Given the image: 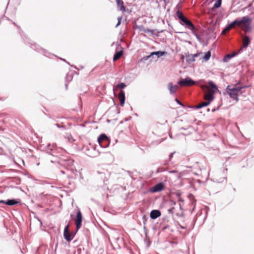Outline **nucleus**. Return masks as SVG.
Wrapping results in <instances>:
<instances>
[{
  "label": "nucleus",
  "instance_id": "nucleus-20",
  "mask_svg": "<svg viewBox=\"0 0 254 254\" xmlns=\"http://www.w3.org/2000/svg\"><path fill=\"white\" fill-rule=\"evenodd\" d=\"M176 15L179 18V19H180L181 21L185 17L183 13L179 10H178L176 12Z\"/></svg>",
  "mask_w": 254,
  "mask_h": 254
},
{
  "label": "nucleus",
  "instance_id": "nucleus-4",
  "mask_svg": "<svg viewBox=\"0 0 254 254\" xmlns=\"http://www.w3.org/2000/svg\"><path fill=\"white\" fill-rule=\"evenodd\" d=\"M178 84L182 87H189L195 84V82L190 78L187 77L179 81Z\"/></svg>",
  "mask_w": 254,
  "mask_h": 254
},
{
  "label": "nucleus",
  "instance_id": "nucleus-5",
  "mask_svg": "<svg viewBox=\"0 0 254 254\" xmlns=\"http://www.w3.org/2000/svg\"><path fill=\"white\" fill-rule=\"evenodd\" d=\"M82 220V216L80 211H78L76 214V218L75 219V224L77 230H78L81 226Z\"/></svg>",
  "mask_w": 254,
  "mask_h": 254
},
{
  "label": "nucleus",
  "instance_id": "nucleus-1",
  "mask_svg": "<svg viewBox=\"0 0 254 254\" xmlns=\"http://www.w3.org/2000/svg\"><path fill=\"white\" fill-rule=\"evenodd\" d=\"M208 84L209 86H201V88L204 92V99L206 101L202 102L198 104L196 107L197 109L208 105L214 98V94L218 90V88L212 81H209Z\"/></svg>",
  "mask_w": 254,
  "mask_h": 254
},
{
  "label": "nucleus",
  "instance_id": "nucleus-22",
  "mask_svg": "<svg viewBox=\"0 0 254 254\" xmlns=\"http://www.w3.org/2000/svg\"><path fill=\"white\" fill-rule=\"evenodd\" d=\"M221 0H217L214 4V8H218L221 6Z\"/></svg>",
  "mask_w": 254,
  "mask_h": 254
},
{
  "label": "nucleus",
  "instance_id": "nucleus-10",
  "mask_svg": "<svg viewBox=\"0 0 254 254\" xmlns=\"http://www.w3.org/2000/svg\"><path fill=\"white\" fill-rule=\"evenodd\" d=\"M19 202L16 199H10L7 201L0 200V203H4L8 205H13L18 204Z\"/></svg>",
  "mask_w": 254,
  "mask_h": 254
},
{
  "label": "nucleus",
  "instance_id": "nucleus-25",
  "mask_svg": "<svg viewBox=\"0 0 254 254\" xmlns=\"http://www.w3.org/2000/svg\"><path fill=\"white\" fill-rule=\"evenodd\" d=\"M118 22L116 25V26L117 27L118 26H119L120 24H121V19H122V17H120L118 18Z\"/></svg>",
  "mask_w": 254,
  "mask_h": 254
},
{
  "label": "nucleus",
  "instance_id": "nucleus-21",
  "mask_svg": "<svg viewBox=\"0 0 254 254\" xmlns=\"http://www.w3.org/2000/svg\"><path fill=\"white\" fill-rule=\"evenodd\" d=\"M211 57V52L210 51H208L207 53H205L204 56L203 57V59L207 61H208Z\"/></svg>",
  "mask_w": 254,
  "mask_h": 254
},
{
  "label": "nucleus",
  "instance_id": "nucleus-12",
  "mask_svg": "<svg viewBox=\"0 0 254 254\" xmlns=\"http://www.w3.org/2000/svg\"><path fill=\"white\" fill-rule=\"evenodd\" d=\"M118 98L120 101V104L122 106H123L125 101V94L124 91L121 90L119 95Z\"/></svg>",
  "mask_w": 254,
  "mask_h": 254
},
{
  "label": "nucleus",
  "instance_id": "nucleus-9",
  "mask_svg": "<svg viewBox=\"0 0 254 254\" xmlns=\"http://www.w3.org/2000/svg\"><path fill=\"white\" fill-rule=\"evenodd\" d=\"M182 21L184 22L186 26L190 30H193L195 29L194 26L192 23L186 17L182 20Z\"/></svg>",
  "mask_w": 254,
  "mask_h": 254
},
{
  "label": "nucleus",
  "instance_id": "nucleus-6",
  "mask_svg": "<svg viewBox=\"0 0 254 254\" xmlns=\"http://www.w3.org/2000/svg\"><path fill=\"white\" fill-rule=\"evenodd\" d=\"M164 185L163 183H158L153 187L151 188L150 189V191L152 192H156L160 191L164 189Z\"/></svg>",
  "mask_w": 254,
  "mask_h": 254
},
{
  "label": "nucleus",
  "instance_id": "nucleus-29",
  "mask_svg": "<svg viewBox=\"0 0 254 254\" xmlns=\"http://www.w3.org/2000/svg\"><path fill=\"white\" fill-rule=\"evenodd\" d=\"M57 126L58 127H59V125H58V124H57Z\"/></svg>",
  "mask_w": 254,
  "mask_h": 254
},
{
  "label": "nucleus",
  "instance_id": "nucleus-17",
  "mask_svg": "<svg viewBox=\"0 0 254 254\" xmlns=\"http://www.w3.org/2000/svg\"><path fill=\"white\" fill-rule=\"evenodd\" d=\"M123 55V51L121 50L120 51L116 53L113 58V61H116L118 60H119Z\"/></svg>",
  "mask_w": 254,
  "mask_h": 254
},
{
  "label": "nucleus",
  "instance_id": "nucleus-28",
  "mask_svg": "<svg viewBox=\"0 0 254 254\" xmlns=\"http://www.w3.org/2000/svg\"><path fill=\"white\" fill-rule=\"evenodd\" d=\"M173 209H174V207H172V208H171V209H170V211H173Z\"/></svg>",
  "mask_w": 254,
  "mask_h": 254
},
{
  "label": "nucleus",
  "instance_id": "nucleus-26",
  "mask_svg": "<svg viewBox=\"0 0 254 254\" xmlns=\"http://www.w3.org/2000/svg\"><path fill=\"white\" fill-rule=\"evenodd\" d=\"M176 101L178 104H179L181 105L182 106H184V105H183L181 103V102H180L179 100H178L177 99H176Z\"/></svg>",
  "mask_w": 254,
  "mask_h": 254
},
{
  "label": "nucleus",
  "instance_id": "nucleus-23",
  "mask_svg": "<svg viewBox=\"0 0 254 254\" xmlns=\"http://www.w3.org/2000/svg\"><path fill=\"white\" fill-rule=\"evenodd\" d=\"M126 86V85L123 83H120V84H119L117 85V88H121V89H123Z\"/></svg>",
  "mask_w": 254,
  "mask_h": 254
},
{
  "label": "nucleus",
  "instance_id": "nucleus-19",
  "mask_svg": "<svg viewBox=\"0 0 254 254\" xmlns=\"http://www.w3.org/2000/svg\"><path fill=\"white\" fill-rule=\"evenodd\" d=\"M235 55H236L235 53H233L232 54H227L223 58V61L224 62H227L228 61V60H229L232 57H234Z\"/></svg>",
  "mask_w": 254,
  "mask_h": 254
},
{
  "label": "nucleus",
  "instance_id": "nucleus-8",
  "mask_svg": "<svg viewBox=\"0 0 254 254\" xmlns=\"http://www.w3.org/2000/svg\"><path fill=\"white\" fill-rule=\"evenodd\" d=\"M64 239L67 241L69 242L72 239V238L71 237V234L69 232V225H67L65 227L64 232Z\"/></svg>",
  "mask_w": 254,
  "mask_h": 254
},
{
  "label": "nucleus",
  "instance_id": "nucleus-18",
  "mask_svg": "<svg viewBox=\"0 0 254 254\" xmlns=\"http://www.w3.org/2000/svg\"><path fill=\"white\" fill-rule=\"evenodd\" d=\"M165 54L164 52H161V51H158V52H154L151 53V54L147 56V58H149L150 56H153L154 55H156L158 57H160L161 56H162Z\"/></svg>",
  "mask_w": 254,
  "mask_h": 254
},
{
  "label": "nucleus",
  "instance_id": "nucleus-7",
  "mask_svg": "<svg viewBox=\"0 0 254 254\" xmlns=\"http://www.w3.org/2000/svg\"><path fill=\"white\" fill-rule=\"evenodd\" d=\"M251 43V40L249 36L247 35L243 36L242 37V46L241 50L242 48H247Z\"/></svg>",
  "mask_w": 254,
  "mask_h": 254
},
{
  "label": "nucleus",
  "instance_id": "nucleus-13",
  "mask_svg": "<svg viewBox=\"0 0 254 254\" xmlns=\"http://www.w3.org/2000/svg\"><path fill=\"white\" fill-rule=\"evenodd\" d=\"M161 215V212L158 210H153L151 211L150 216L152 219H155Z\"/></svg>",
  "mask_w": 254,
  "mask_h": 254
},
{
  "label": "nucleus",
  "instance_id": "nucleus-14",
  "mask_svg": "<svg viewBox=\"0 0 254 254\" xmlns=\"http://www.w3.org/2000/svg\"><path fill=\"white\" fill-rule=\"evenodd\" d=\"M199 54H195L193 55H189L186 57V61L188 63H190L195 61V58L198 57Z\"/></svg>",
  "mask_w": 254,
  "mask_h": 254
},
{
  "label": "nucleus",
  "instance_id": "nucleus-2",
  "mask_svg": "<svg viewBox=\"0 0 254 254\" xmlns=\"http://www.w3.org/2000/svg\"><path fill=\"white\" fill-rule=\"evenodd\" d=\"M252 19L248 16H245L242 18H237L229 24V29L239 28L245 33L252 31L251 24Z\"/></svg>",
  "mask_w": 254,
  "mask_h": 254
},
{
  "label": "nucleus",
  "instance_id": "nucleus-11",
  "mask_svg": "<svg viewBox=\"0 0 254 254\" xmlns=\"http://www.w3.org/2000/svg\"><path fill=\"white\" fill-rule=\"evenodd\" d=\"M168 88L170 93L174 94L178 90L179 87L177 85H173L171 82L168 83Z\"/></svg>",
  "mask_w": 254,
  "mask_h": 254
},
{
  "label": "nucleus",
  "instance_id": "nucleus-3",
  "mask_svg": "<svg viewBox=\"0 0 254 254\" xmlns=\"http://www.w3.org/2000/svg\"><path fill=\"white\" fill-rule=\"evenodd\" d=\"M243 88V87H236V85H235L234 86L228 85L226 89L230 96L237 102L239 100L238 93Z\"/></svg>",
  "mask_w": 254,
  "mask_h": 254
},
{
  "label": "nucleus",
  "instance_id": "nucleus-15",
  "mask_svg": "<svg viewBox=\"0 0 254 254\" xmlns=\"http://www.w3.org/2000/svg\"><path fill=\"white\" fill-rule=\"evenodd\" d=\"M116 2L118 7H120V10L123 12L126 11V7L124 5V2L122 0H116Z\"/></svg>",
  "mask_w": 254,
  "mask_h": 254
},
{
  "label": "nucleus",
  "instance_id": "nucleus-24",
  "mask_svg": "<svg viewBox=\"0 0 254 254\" xmlns=\"http://www.w3.org/2000/svg\"><path fill=\"white\" fill-rule=\"evenodd\" d=\"M229 25H228L222 32V34H225L226 32H228L231 29L228 28Z\"/></svg>",
  "mask_w": 254,
  "mask_h": 254
},
{
  "label": "nucleus",
  "instance_id": "nucleus-27",
  "mask_svg": "<svg viewBox=\"0 0 254 254\" xmlns=\"http://www.w3.org/2000/svg\"><path fill=\"white\" fill-rule=\"evenodd\" d=\"M173 154H174L173 153H172L170 154V155H169L170 159H171L172 157H173Z\"/></svg>",
  "mask_w": 254,
  "mask_h": 254
},
{
  "label": "nucleus",
  "instance_id": "nucleus-16",
  "mask_svg": "<svg viewBox=\"0 0 254 254\" xmlns=\"http://www.w3.org/2000/svg\"><path fill=\"white\" fill-rule=\"evenodd\" d=\"M107 140H108V138L105 134H101L98 138V142L100 145H101L102 142Z\"/></svg>",
  "mask_w": 254,
  "mask_h": 254
}]
</instances>
